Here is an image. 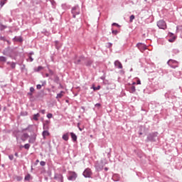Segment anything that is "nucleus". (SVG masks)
I'll use <instances>...</instances> for the list:
<instances>
[{
  "mask_svg": "<svg viewBox=\"0 0 182 182\" xmlns=\"http://www.w3.org/2000/svg\"><path fill=\"white\" fill-rule=\"evenodd\" d=\"M47 117L48 119H52L53 117V114H52V113H48L47 114Z\"/></svg>",
  "mask_w": 182,
  "mask_h": 182,
  "instance_id": "43",
  "label": "nucleus"
},
{
  "mask_svg": "<svg viewBox=\"0 0 182 182\" xmlns=\"http://www.w3.org/2000/svg\"><path fill=\"white\" fill-rule=\"evenodd\" d=\"M50 2L53 6V8H55L56 6V1H55V0H50Z\"/></svg>",
  "mask_w": 182,
  "mask_h": 182,
  "instance_id": "33",
  "label": "nucleus"
},
{
  "mask_svg": "<svg viewBox=\"0 0 182 182\" xmlns=\"http://www.w3.org/2000/svg\"><path fill=\"white\" fill-rule=\"evenodd\" d=\"M31 55H35V53H33V51L30 52L29 54H28V55H30V56H31Z\"/></svg>",
  "mask_w": 182,
  "mask_h": 182,
  "instance_id": "63",
  "label": "nucleus"
},
{
  "mask_svg": "<svg viewBox=\"0 0 182 182\" xmlns=\"http://www.w3.org/2000/svg\"><path fill=\"white\" fill-rule=\"evenodd\" d=\"M40 164L42 167H44V166H46V162L43 161H41L40 162Z\"/></svg>",
  "mask_w": 182,
  "mask_h": 182,
  "instance_id": "46",
  "label": "nucleus"
},
{
  "mask_svg": "<svg viewBox=\"0 0 182 182\" xmlns=\"http://www.w3.org/2000/svg\"><path fill=\"white\" fill-rule=\"evenodd\" d=\"M54 43H55V47L57 49V50H59L60 49V48H62V45L60 44V42H59L58 41H54Z\"/></svg>",
  "mask_w": 182,
  "mask_h": 182,
  "instance_id": "22",
  "label": "nucleus"
},
{
  "mask_svg": "<svg viewBox=\"0 0 182 182\" xmlns=\"http://www.w3.org/2000/svg\"><path fill=\"white\" fill-rule=\"evenodd\" d=\"M167 65H169L172 69H176V68H178L180 63L176 60L169 59L167 61Z\"/></svg>",
  "mask_w": 182,
  "mask_h": 182,
  "instance_id": "4",
  "label": "nucleus"
},
{
  "mask_svg": "<svg viewBox=\"0 0 182 182\" xmlns=\"http://www.w3.org/2000/svg\"><path fill=\"white\" fill-rule=\"evenodd\" d=\"M63 140H65V141H68L69 140V132H67L64 134L62 136Z\"/></svg>",
  "mask_w": 182,
  "mask_h": 182,
  "instance_id": "26",
  "label": "nucleus"
},
{
  "mask_svg": "<svg viewBox=\"0 0 182 182\" xmlns=\"http://www.w3.org/2000/svg\"><path fill=\"white\" fill-rule=\"evenodd\" d=\"M24 149H26V150H29V148L31 147V144H26L23 146Z\"/></svg>",
  "mask_w": 182,
  "mask_h": 182,
  "instance_id": "37",
  "label": "nucleus"
},
{
  "mask_svg": "<svg viewBox=\"0 0 182 182\" xmlns=\"http://www.w3.org/2000/svg\"><path fill=\"white\" fill-rule=\"evenodd\" d=\"M47 69L49 72L50 76H53V77H54L55 75H57L56 73L49 68V65L47 66Z\"/></svg>",
  "mask_w": 182,
  "mask_h": 182,
  "instance_id": "21",
  "label": "nucleus"
},
{
  "mask_svg": "<svg viewBox=\"0 0 182 182\" xmlns=\"http://www.w3.org/2000/svg\"><path fill=\"white\" fill-rule=\"evenodd\" d=\"M85 59H86V57H85V55H80L78 58H77V55H75L74 63L75 65H81L82 61H85Z\"/></svg>",
  "mask_w": 182,
  "mask_h": 182,
  "instance_id": "5",
  "label": "nucleus"
},
{
  "mask_svg": "<svg viewBox=\"0 0 182 182\" xmlns=\"http://www.w3.org/2000/svg\"><path fill=\"white\" fill-rule=\"evenodd\" d=\"M31 174L28 173L24 178V181H31Z\"/></svg>",
  "mask_w": 182,
  "mask_h": 182,
  "instance_id": "30",
  "label": "nucleus"
},
{
  "mask_svg": "<svg viewBox=\"0 0 182 182\" xmlns=\"http://www.w3.org/2000/svg\"><path fill=\"white\" fill-rule=\"evenodd\" d=\"M54 180H57L58 181L63 182V175H62V173H55Z\"/></svg>",
  "mask_w": 182,
  "mask_h": 182,
  "instance_id": "12",
  "label": "nucleus"
},
{
  "mask_svg": "<svg viewBox=\"0 0 182 182\" xmlns=\"http://www.w3.org/2000/svg\"><path fill=\"white\" fill-rule=\"evenodd\" d=\"M26 62H33V58H32V55H28V58L26 59Z\"/></svg>",
  "mask_w": 182,
  "mask_h": 182,
  "instance_id": "35",
  "label": "nucleus"
},
{
  "mask_svg": "<svg viewBox=\"0 0 182 182\" xmlns=\"http://www.w3.org/2000/svg\"><path fill=\"white\" fill-rule=\"evenodd\" d=\"M31 126V125H28L26 128L23 129L21 130V132L23 133V132H26V130H28V129H30Z\"/></svg>",
  "mask_w": 182,
  "mask_h": 182,
  "instance_id": "44",
  "label": "nucleus"
},
{
  "mask_svg": "<svg viewBox=\"0 0 182 182\" xmlns=\"http://www.w3.org/2000/svg\"><path fill=\"white\" fill-rule=\"evenodd\" d=\"M157 26L159 28V29H167V24L166 23V21L164 20H159L157 22Z\"/></svg>",
  "mask_w": 182,
  "mask_h": 182,
  "instance_id": "7",
  "label": "nucleus"
},
{
  "mask_svg": "<svg viewBox=\"0 0 182 182\" xmlns=\"http://www.w3.org/2000/svg\"><path fill=\"white\" fill-rule=\"evenodd\" d=\"M21 133V131L19 129H15L14 132H13V134L14 136V137H18L19 136V134Z\"/></svg>",
  "mask_w": 182,
  "mask_h": 182,
  "instance_id": "28",
  "label": "nucleus"
},
{
  "mask_svg": "<svg viewBox=\"0 0 182 182\" xmlns=\"http://www.w3.org/2000/svg\"><path fill=\"white\" fill-rule=\"evenodd\" d=\"M51 80H53L54 83H56V85L60 84V78L59 77V76L57 75H54L53 79L50 78Z\"/></svg>",
  "mask_w": 182,
  "mask_h": 182,
  "instance_id": "18",
  "label": "nucleus"
},
{
  "mask_svg": "<svg viewBox=\"0 0 182 182\" xmlns=\"http://www.w3.org/2000/svg\"><path fill=\"white\" fill-rule=\"evenodd\" d=\"M21 72H28V69H26V65L25 64L21 65Z\"/></svg>",
  "mask_w": 182,
  "mask_h": 182,
  "instance_id": "31",
  "label": "nucleus"
},
{
  "mask_svg": "<svg viewBox=\"0 0 182 182\" xmlns=\"http://www.w3.org/2000/svg\"><path fill=\"white\" fill-rule=\"evenodd\" d=\"M103 167H105V163H103L102 160L100 162H97L95 165L96 171H102V170H103Z\"/></svg>",
  "mask_w": 182,
  "mask_h": 182,
  "instance_id": "6",
  "label": "nucleus"
},
{
  "mask_svg": "<svg viewBox=\"0 0 182 182\" xmlns=\"http://www.w3.org/2000/svg\"><path fill=\"white\" fill-rule=\"evenodd\" d=\"M112 26H117V28H120V25H119V23H113L112 24Z\"/></svg>",
  "mask_w": 182,
  "mask_h": 182,
  "instance_id": "48",
  "label": "nucleus"
},
{
  "mask_svg": "<svg viewBox=\"0 0 182 182\" xmlns=\"http://www.w3.org/2000/svg\"><path fill=\"white\" fill-rule=\"evenodd\" d=\"M114 66H116V68H118V69H123V65H122V63H120V61L119 60H116L114 62Z\"/></svg>",
  "mask_w": 182,
  "mask_h": 182,
  "instance_id": "20",
  "label": "nucleus"
},
{
  "mask_svg": "<svg viewBox=\"0 0 182 182\" xmlns=\"http://www.w3.org/2000/svg\"><path fill=\"white\" fill-rule=\"evenodd\" d=\"M173 53H174L175 55H177V53H178L180 52V50H178V49H173L172 50Z\"/></svg>",
  "mask_w": 182,
  "mask_h": 182,
  "instance_id": "42",
  "label": "nucleus"
},
{
  "mask_svg": "<svg viewBox=\"0 0 182 182\" xmlns=\"http://www.w3.org/2000/svg\"><path fill=\"white\" fill-rule=\"evenodd\" d=\"M5 5V1H2V0H1V1H0V6H4Z\"/></svg>",
  "mask_w": 182,
  "mask_h": 182,
  "instance_id": "51",
  "label": "nucleus"
},
{
  "mask_svg": "<svg viewBox=\"0 0 182 182\" xmlns=\"http://www.w3.org/2000/svg\"><path fill=\"white\" fill-rule=\"evenodd\" d=\"M84 61V65L85 66H86V68H92V65H93L95 62L93 60L90 58H88L87 60L85 59Z\"/></svg>",
  "mask_w": 182,
  "mask_h": 182,
  "instance_id": "11",
  "label": "nucleus"
},
{
  "mask_svg": "<svg viewBox=\"0 0 182 182\" xmlns=\"http://www.w3.org/2000/svg\"><path fill=\"white\" fill-rule=\"evenodd\" d=\"M70 134L73 143H76V141H77V136L76 135V134H75L74 132H70Z\"/></svg>",
  "mask_w": 182,
  "mask_h": 182,
  "instance_id": "16",
  "label": "nucleus"
},
{
  "mask_svg": "<svg viewBox=\"0 0 182 182\" xmlns=\"http://www.w3.org/2000/svg\"><path fill=\"white\" fill-rule=\"evenodd\" d=\"M63 95H65V91H60V93L57 94L55 99L59 100V99H62L63 97Z\"/></svg>",
  "mask_w": 182,
  "mask_h": 182,
  "instance_id": "24",
  "label": "nucleus"
},
{
  "mask_svg": "<svg viewBox=\"0 0 182 182\" xmlns=\"http://www.w3.org/2000/svg\"><path fill=\"white\" fill-rule=\"evenodd\" d=\"M158 139H159V132H155L149 133L147 135V137H146L145 141L146 143H149V141L151 143H155V141H157Z\"/></svg>",
  "mask_w": 182,
  "mask_h": 182,
  "instance_id": "2",
  "label": "nucleus"
},
{
  "mask_svg": "<svg viewBox=\"0 0 182 182\" xmlns=\"http://www.w3.org/2000/svg\"><path fill=\"white\" fill-rule=\"evenodd\" d=\"M57 85H59V86L58 87V89H65V87H63V85L60 82V84H57Z\"/></svg>",
  "mask_w": 182,
  "mask_h": 182,
  "instance_id": "41",
  "label": "nucleus"
},
{
  "mask_svg": "<svg viewBox=\"0 0 182 182\" xmlns=\"http://www.w3.org/2000/svg\"><path fill=\"white\" fill-rule=\"evenodd\" d=\"M129 93H136V87L134 85L129 87Z\"/></svg>",
  "mask_w": 182,
  "mask_h": 182,
  "instance_id": "27",
  "label": "nucleus"
},
{
  "mask_svg": "<svg viewBox=\"0 0 182 182\" xmlns=\"http://www.w3.org/2000/svg\"><path fill=\"white\" fill-rule=\"evenodd\" d=\"M0 41H3V42H6V38H5V36H0Z\"/></svg>",
  "mask_w": 182,
  "mask_h": 182,
  "instance_id": "45",
  "label": "nucleus"
},
{
  "mask_svg": "<svg viewBox=\"0 0 182 182\" xmlns=\"http://www.w3.org/2000/svg\"><path fill=\"white\" fill-rule=\"evenodd\" d=\"M49 124H50V120H46L43 123V130H49Z\"/></svg>",
  "mask_w": 182,
  "mask_h": 182,
  "instance_id": "14",
  "label": "nucleus"
},
{
  "mask_svg": "<svg viewBox=\"0 0 182 182\" xmlns=\"http://www.w3.org/2000/svg\"><path fill=\"white\" fill-rule=\"evenodd\" d=\"M14 156H15L16 157H19V155L18 154V152H16V153L14 154Z\"/></svg>",
  "mask_w": 182,
  "mask_h": 182,
  "instance_id": "64",
  "label": "nucleus"
},
{
  "mask_svg": "<svg viewBox=\"0 0 182 182\" xmlns=\"http://www.w3.org/2000/svg\"><path fill=\"white\" fill-rule=\"evenodd\" d=\"M82 176H84L85 178H90V177H92V170L89 168H86L83 171Z\"/></svg>",
  "mask_w": 182,
  "mask_h": 182,
  "instance_id": "10",
  "label": "nucleus"
},
{
  "mask_svg": "<svg viewBox=\"0 0 182 182\" xmlns=\"http://www.w3.org/2000/svg\"><path fill=\"white\" fill-rule=\"evenodd\" d=\"M34 72H41V70H43V66H38V68H35L33 69Z\"/></svg>",
  "mask_w": 182,
  "mask_h": 182,
  "instance_id": "32",
  "label": "nucleus"
},
{
  "mask_svg": "<svg viewBox=\"0 0 182 182\" xmlns=\"http://www.w3.org/2000/svg\"><path fill=\"white\" fill-rule=\"evenodd\" d=\"M71 14L74 19L76 18V15H80V7L78 5L74 6L71 9Z\"/></svg>",
  "mask_w": 182,
  "mask_h": 182,
  "instance_id": "3",
  "label": "nucleus"
},
{
  "mask_svg": "<svg viewBox=\"0 0 182 182\" xmlns=\"http://www.w3.org/2000/svg\"><path fill=\"white\" fill-rule=\"evenodd\" d=\"M7 26H4L3 24H0V31H4V29H6Z\"/></svg>",
  "mask_w": 182,
  "mask_h": 182,
  "instance_id": "36",
  "label": "nucleus"
},
{
  "mask_svg": "<svg viewBox=\"0 0 182 182\" xmlns=\"http://www.w3.org/2000/svg\"><path fill=\"white\" fill-rule=\"evenodd\" d=\"M48 129H44V131L42 132L43 139H46V136H50V133H49Z\"/></svg>",
  "mask_w": 182,
  "mask_h": 182,
  "instance_id": "19",
  "label": "nucleus"
},
{
  "mask_svg": "<svg viewBox=\"0 0 182 182\" xmlns=\"http://www.w3.org/2000/svg\"><path fill=\"white\" fill-rule=\"evenodd\" d=\"M136 85H141V81H140V80H137Z\"/></svg>",
  "mask_w": 182,
  "mask_h": 182,
  "instance_id": "59",
  "label": "nucleus"
},
{
  "mask_svg": "<svg viewBox=\"0 0 182 182\" xmlns=\"http://www.w3.org/2000/svg\"><path fill=\"white\" fill-rule=\"evenodd\" d=\"M0 62H6V57L5 56H0Z\"/></svg>",
  "mask_w": 182,
  "mask_h": 182,
  "instance_id": "34",
  "label": "nucleus"
},
{
  "mask_svg": "<svg viewBox=\"0 0 182 182\" xmlns=\"http://www.w3.org/2000/svg\"><path fill=\"white\" fill-rule=\"evenodd\" d=\"M39 117H41V114L39 113L33 114V119L36 122H38L39 120Z\"/></svg>",
  "mask_w": 182,
  "mask_h": 182,
  "instance_id": "29",
  "label": "nucleus"
},
{
  "mask_svg": "<svg viewBox=\"0 0 182 182\" xmlns=\"http://www.w3.org/2000/svg\"><path fill=\"white\" fill-rule=\"evenodd\" d=\"M23 178H22V176H16V180H17L18 181H22Z\"/></svg>",
  "mask_w": 182,
  "mask_h": 182,
  "instance_id": "38",
  "label": "nucleus"
},
{
  "mask_svg": "<svg viewBox=\"0 0 182 182\" xmlns=\"http://www.w3.org/2000/svg\"><path fill=\"white\" fill-rule=\"evenodd\" d=\"M29 137V134L28 133H24L21 137V140H22V141H26V139Z\"/></svg>",
  "mask_w": 182,
  "mask_h": 182,
  "instance_id": "23",
  "label": "nucleus"
},
{
  "mask_svg": "<svg viewBox=\"0 0 182 182\" xmlns=\"http://www.w3.org/2000/svg\"><path fill=\"white\" fill-rule=\"evenodd\" d=\"M100 106H101L100 103H97L95 105V107H100Z\"/></svg>",
  "mask_w": 182,
  "mask_h": 182,
  "instance_id": "61",
  "label": "nucleus"
},
{
  "mask_svg": "<svg viewBox=\"0 0 182 182\" xmlns=\"http://www.w3.org/2000/svg\"><path fill=\"white\" fill-rule=\"evenodd\" d=\"M13 41L14 42H19L20 43H22V42H23V38H22V36H15L13 38Z\"/></svg>",
  "mask_w": 182,
  "mask_h": 182,
  "instance_id": "15",
  "label": "nucleus"
},
{
  "mask_svg": "<svg viewBox=\"0 0 182 182\" xmlns=\"http://www.w3.org/2000/svg\"><path fill=\"white\" fill-rule=\"evenodd\" d=\"M139 136H142L143 135V132H141V129H139Z\"/></svg>",
  "mask_w": 182,
  "mask_h": 182,
  "instance_id": "60",
  "label": "nucleus"
},
{
  "mask_svg": "<svg viewBox=\"0 0 182 182\" xmlns=\"http://www.w3.org/2000/svg\"><path fill=\"white\" fill-rule=\"evenodd\" d=\"M2 53L5 56H9L11 59H14V60H16V57L19 55V52L16 50V48H11L9 46L6 48L2 51Z\"/></svg>",
  "mask_w": 182,
  "mask_h": 182,
  "instance_id": "1",
  "label": "nucleus"
},
{
  "mask_svg": "<svg viewBox=\"0 0 182 182\" xmlns=\"http://www.w3.org/2000/svg\"><path fill=\"white\" fill-rule=\"evenodd\" d=\"M135 16L134 15H131L129 17V22H133V20L134 19Z\"/></svg>",
  "mask_w": 182,
  "mask_h": 182,
  "instance_id": "40",
  "label": "nucleus"
},
{
  "mask_svg": "<svg viewBox=\"0 0 182 182\" xmlns=\"http://www.w3.org/2000/svg\"><path fill=\"white\" fill-rule=\"evenodd\" d=\"M35 92V88L33 87H30V92L33 93Z\"/></svg>",
  "mask_w": 182,
  "mask_h": 182,
  "instance_id": "52",
  "label": "nucleus"
},
{
  "mask_svg": "<svg viewBox=\"0 0 182 182\" xmlns=\"http://www.w3.org/2000/svg\"><path fill=\"white\" fill-rule=\"evenodd\" d=\"M35 141H36V134H33V135L31 137H30L28 143L33 144Z\"/></svg>",
  "mask_w": 182,
  "mask_h": 182,
  "instance_id": "17",
  "label": "nucleus"
},
{
  "mask_svg": "<svg viewBox=\"0 0 182 182\" xmlns=\"http://www.w3.org/2000/svg\"><path fill=\"white\" fill-rule=\"evenodd\" d=\"M112 46H113V44L112 43H107V48H108L109 49H110V48H112Z\"/></svg>",
  "mask_w": 182,
  "mask_h": 182,
  "instance_id": "47",
  "label": "nucleus"
},
{
  "mask_svg": "<svg viewBox=\"0 0 182 182\" xmlns=\"http://www.w3.org/2000/svg\"><path fill=\"white\" fill-rule=\"evenodd\" d=\"M7 65H10L11 69H15L16 68V63L8 61Z\"/></svg>",
  "mask_w": 182,
  "mask_h": 182,
  "instance_id": "25",
  "label": "nucleus"
},
{
  "mask_svg": "<svg viewBox=\"0 0 182 182\" xmlns=\"http://www.w3.org/2000/svg\"><path fill=\"white\" fill-rule=\"evenodd\" d=\"M110 151H112V149H109L107 153V156L110 157Z\"/></svg>",
  "mask_w": 182,
  "mask_h": 182,
  "instance_id": "54",
  "label": "nucleus"
},
{
  "mask_svg": "<svg viewBox=\"0 0 182 182\" xmlns=\"http://www.w3.org/2000/svg\"><path fill=\"white\" fill-rule=\"evenodd\" d=\"M136 48H139V50H140V52H141L143 53V52H144V50H147V46H146L144 43H138L136 45Z\"/></svg>",
  "mask_w": 182,
  "mask_h": 182,
  "instance_id": "8",
  "label": "nucleus"
},
{
  "mask_svg": "<svg viewBox=\"0 0 182 182\" xmlns=\"http://www.w3.org/2000/svg\"><path fill=\"white\" fill-rule=\"evenodd\" d=\"M169 39L168 40V42L173 43L176 41V39H177V36H174V33H168Z\"/></svg>",
  "mask_w": 182,
  "mask_h": 182,
  "instance_id": "13",
  "label": "nucleus"
},
{
  "mask_svg": "<svg viewBox=\"0 0 182 182\" xmlns=\"http://www.w3.org/2000/svg\"><path fill=\"white\" fill-rule=\"evenodd\" d=\"M27 96H30V97H31L33 96V93L29 92L27 93Z\"/></svg>",
  "mask_w": 182,
  "mask_h": 182,
  "instance_id": "55",
  "label": "nucleus"
},
{
  "mask_svg": "<svg viewBox=\"0 0 182 182\" xmlns=\"http://www.w3.org/2000/svg\"><path fill=\"white\" fill-rule=\"evenodd\" d=\"M46 112V110L45 109L40 110V113H42V114H45Z\"/></svg>",
  "mask_w": 182,
  "mask_h": 182,
  "instance_id": "56",
  "label": "nucleus"
},
{
  "mask_svg": "<svg viewBox=\"0 0 182 182\" xmlns=\"http://www.w3.org/2000/svg\"><path fill=\"white\" fill-rule=\"evenodd\" d=\"M100 85H98V86H97V87H95V88H94V91H96V90H100Z\"/></svg>",
  "mask_w": 182,
  "mask_h": 182,
  "instance_id": "50",
  "label": "nucleus"
},
{
  "mask_svg": "<svg viewBox=\"0 0 182 182\" xmlns=\"http://www.w3.org/2000/svg\"><path fill=\"white\" fill-rule=\"evenodd\" d=\"M70 176L68 177V180L70 181H75L77 178V173L75 171H69Z\"/></svg>",
  "mask_w": 182,
  "mask_h": 182,
  "instance_id": "9",
  "label": "nucleus"
},
{
  "mask_svg": "<svg viewBox=\"0 0 182 182\" xmlns=\"http://www.w3.org/2000/svg\"><path fill=\"white\" fill-rule=\"evenodd\" d=\"M112 35H117L119 33V31L117 30L112 29Z\"/></svg>",
  "mask_w": 182,
  "mask_h": 182,
  "instance_id": "39",
  "label": "nucleus"
},
{
  "mask_svg": "<svg viewBox=\"0 0 182 182\" xmlns=\"http://www.w3.org/2000/svg\"><path fill=\"white\" fill-rule=\"evenodd\" d=\"M36 88L38 90H41V89H42V85L41 84H38V85H36Z\"/></svg>",
  "mask_w": 182,
  "mask_h": 182,
  "instance_id": "53",
  "label": "nucleus"
},
{
  "mask_svg": "<svg viewBox=\"0 0 182 182\" xmlns=\"http://www.w3.org/2000/svg\"><path fill=\"white\" fill-rule=\"evenodd\" d=\"M9 160H11V161L14 160V154H10V155H9Z\"/></svg>",
  "mask_w": 182,
  "mask_h": 182,
  "instance_id": "49",
  "label": "nucleus"
},
{
  "mask_svg": "<svg viewBox=\"0 0 182 182\" xmlns=\"http://www.w3.org/2000/svg\"><path fill=\"white\" fill-rule=\"evenodd\" d=\"M31 102H33V96H31L29 97Z\"/></svg>",
  "mask_w": 182,
  "mask_h": 182,
  "instance_id": "62",
  "label": "nucleus"
},
{
  "mask_svg": "<svg viewBox=\"0 0 182 182\" xmlns=\"http://www.w3.org/2000/svg\"><path fill=\"white\" fill-rule=\"evenodd\" d=\"M80 125V123H77V127L79 129L80 132H82L83 130V129L80 128L79 126Z\"/></svg>",
  "mask_w": 182,
  "mask_h": 182,
  "instance_id": "57",
  "label": "nucleus"
},
{
  "mask_svg": "<svg viewBox=\"0 0 182 182\" xmlns=\"http://www.w3.org/2000/svg\"><path fill=\"white\" fill-rule=\"evenodd\" d=\"M38 163H39V159H37L34 163V166H38Z\"/></svg>",
  "mask_w": 182,
  "mask_h": 182,
  "instance_id": "58",
  "label": "nucleus"
}]
</instances>
